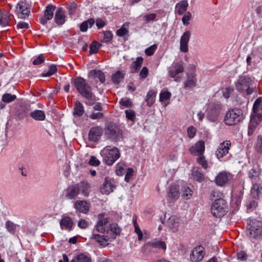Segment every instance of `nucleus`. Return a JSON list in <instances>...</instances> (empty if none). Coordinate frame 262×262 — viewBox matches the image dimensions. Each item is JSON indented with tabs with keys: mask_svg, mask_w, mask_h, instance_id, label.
<instances>
[{
	"mask_svg": "<svg viewBox=\"0 0 262 262\" xmlns=\"http://www.w3.org/2000/svg\"><path fill=\"white\" fill-rule=\"evenodd\" d=\"M128 27V24H124L120 29L118 30L116 32V34L117 36L120 37H122L124 35H125L128 33V30L125 27Z\"/></svg>",
	"mask_w": 262,
	"mask_h": 262,
	"instance_id": "09e8293b",
	"label": "nucleus"
},
{
	"mask_svg": "<svg viewBox=\"0 0 262 262\" xmlns=\"http://www.w3.org/2000/svg\"><path fill=\"white\" fill-rule=\"evenodd\" d=\"M103 130L99 126H95L90 129L89 133V139L92 142L97 141L102 136Z\"/></svg>",
	"mask_w": 262,
	"mask_h": 262,
	"instance_id": "412c9836",
	"label": "nucleus"
},
{
	"mask_svg": "<svg viewBox=\"0 0 262 262\" xmlns=\"http://www.w3.org/2000/svg\"><path fill=\"white\" fill-rule=\"evenodd\" d=\"M255 148L257 152H262V136H258L255 144Z\"/></svg>",
	"mask_w": 262,
	"mask_h": 262,
	"instance_id": "864d4df0",
	"label": "nucleus"
},
{
	"mask_svg": "<svg viewBox=\"0 0 262 262\" xmlns=\"http://www.w3.org/2000/svg\"><path fill=\"white\" fill-rule=\"evenodd\" d=\"M16 98V96L15 95L5 93L3 95L2 100L5 103H10L15 100Z\"/></svg>",
	"mask_w": 262,
	"mask_h": 262,
	"instance_id": "37998d69",
	"label": "nucleus"
},
{
	"mask_svg": "<svg viewBox=\"0 0 262 262\" xmlns=\"http://www.w3.org/2000/svg\"><path fill=\"white\" fill-rule=\"evenodd\" d=\"M91 239L95 240L101 246L105 247L108 245V242H111L107 235H101L99 234L93 233L91 236Z\"/></svg>",
	"mask_w": 262,
	"mask_h": 262,
	"instance_id": "b1692460",
	"label": "nucleus"
},
{
	"mask_svg": "<svg viewBox=\"0 0 262 262\" xmlns=\"http://www.w3.org/2000/svg\"><path fill=\"white\" fill-rule=\"evenodd\" d=\"M261 103L262 97H258L254 101L253 105V113L255 114V115H257L256 114L258 113Z\"/></svg>",
	"mask_w": 262,
	"mask_h": 262,
	"instance_id": "8fccbe9b",
	"label": "nucleus"
},
{
	"mask_svg": "<svg viewBox=\"0 0 262 262\" xmlns=\"http://www.w3.org/2000/svg\"><path fill=\"white\" fill-rule=\"evenodd\" d=\"M205 148L204 142L199 141L189 148V151L193 155L199 156L204 153Z\"/></svg>",
	"mask_w": 262,
	"mask_h": 262,
	"instance_id": "aec40b11",
	"label": "nucleus"
},
{
	"mask_svg": "<svg viewBox=\"0 0 262 262\" xmlns=\"http://www.w3.org/2000/svg\"><path fill=\"white\" fill-rule=\"evenodd\" d=\"M143 61L142 57H138L136 61L132 62L130 65V69L132 73H136L138 70L141 67Z\"/></svg>",
	"mask_w": 262,
	"mask_h": 262,
	"instance_id": "72a5a7b5",
	"label": "nucleus"
},
{
	"mask_svg": "<svg viewBox=\"0 0 262 262\" xmlns=\"http://www.w3.org/2000/svg\"><path fill=\"white\" fill-rule=\"evenodd\" d=\"M54 20L58 25H62L65 23L66 15L61 8H59L56 10Z\"/></svg>",
	"mask_w": 262,
	"mask_h": 262,
	"instance_id": "c756f323",
	"label": "nucleus"
},
{
	"mask_svg": "<svg viewBox=\"0 0 262 262\" xmlns=\"http://www.w3.org/2000/svg\"><path fill=\"white\" fill-rule=\"evenodd\" d=\"M79 194L75 185L69 187L65 190V198L68 200H75Z\"/></svg>",
	"mask_w": 262,
	"mask_h": 262,
	"instance_id": "393cba45",
	"label": "nucleus"
},
{
	"mask_svg": "<svg viewBox=\"0 0 262 262\" xmlns=\"http://www.w3.org/2000/svg\"><path fill=\"white\" fill-rule=\"evenodd\" d=\"M113 36V34L111 31H106L104 32L103 41L106 43L110 42L112 39Z\"/></svg>",
	"mask_w": 262,
	"mask_h": 262,
	"instance_id": "4d7b16f0",
	"label": "nucleus"
},
{
	"mask_svg": "<svg viewBox=\"0 0 262 262\" xmlns=\"http://www.w3.org/2000/svg\"><path fill=\"white\" fill-rule=\"evenodd\" d=\"M157 92L154 90H149L146 95V102L149 106H151L155 101Z\"/></svg>",
	"mask_w": 262,
	"mask_h": 262,
	"instance_id": "c9c22d12",
	"label": "nucleus"
},
{
	"mask_svg": "<svg viewBox=\"0 0 262 262\" xmlns=\"http://www.w3.org/2000/svg\"><path fill=\"white\" fill-rule=\"evenodd\" d=\"M119 103L121 106L126 107H131L133 104L132 101L126 97L121 99Z\"/></svg>",
	"mask_w": 262,
	"mask_h": 262,
	"instance_id": "603ef678",
	"label": "nucleus"
},
{
	"mask_svg": "<svg viewBox=\"0 0 262 262\" xmlns=\"http://www.w3.org/2000/svg\"><path fill=\"white\" fill-rule=\"evenodd\" d=\"M232 178L229 172L222 171L220 172L215 177V181L217 185L223 186L227 184Z\"/></svg>",
	"mask_w": 262,
	"mask_h": 262,
	"instance_id": "6ab92c4d",
	"label": "nucleus"
},
{
	"mask_svg": "<svg viewBox=\"0 0 262 262\" xmlns=\"http://www.w3.org/2000/svg\"><path fill=\"white\" fill-rule=\"evenodd\" d=\"M73 222L71 217L66 216L62 218L60 222V226L62 230L71 231L73 229Z\"/></svg>",
	"mask_w": 262,
	"mask_h": 262,
	"instance_id": "a878e982",
	"label": "nucleus"
},
{
	"mask_svg": "<svg viewBox=\"0 0 262 262\" xmlns=\"http://www.w3.org/2000/svg\"><path fill=\"white\" fill-rule=\"evenodd\" d=\"M168 75L176 82H180L184 72V63L182 61L173 62L168 70Z\"/></svg>",
	"mask_w": 262,
	"mask_h": 262,
	"instance_id": "39448f33",
	"label": "nucleus"
},
{
	"mask_svg": "<svg viewBox=\"0 0 262 262\" xmlns=\"http://www.w3.org/2000/svg\"><path fill=\"white\" fill-rule=\"evenodd\" d=\"M195 132L196 130L194 127H193L192 126H189L187 129L188 137L189 138L192 139L195 136Z\"/></svg>",
	"mask_w": 262,
	"mask_h": 262,
	"instance_id": "338daca9",
	"label": "nucleus"
},
{
	"mask_svg": "<svg viewBox=\"0 0 262 262\" xmlns=\"http://www.w3.org/2000/svg\"><path fill=\"white\" fill-rule=\"evenodd\" d=\"M223 108V105L220 103L216 102L209 104L207 106L208 113L214 114L219 113Z\"/></svg>",
	"mask_w": 262,
	"mask_h": 262,
	"instance_id": "473e14b6",
	"label": "nucleus"
},
{
	"mask_svg": "<svg viewBox=\"0 0 262 262\" xmlns=\"http://www.w3.org/2000/svg\"><path fill=\"white\" fill-rule=\"evenodd\" d=\"M196 79L194 72L188 73L187 75V80L184 82V88L186 89H192L196 85Z\"/></svg>",
	"mask_w": 262,
	"mask_h": 262,
	"instance_id": "5701e85b",
	"label": "nucleus"
},
{
	"mask_svg": "<svg viewBox=\"0 0 262 262\" xmlns=\"http://www.w3.org/2000/svg\"><path fill=\"white\" fill-rule=\"evenodd\" d=\"M55 8V6L52 5H49L46 7L43 16L39 18L40 24L45 25L48 20L52 19Z\"/></svg>",
	"mask_w": 262,
	"mask_h": 262,
	"instance_id": "2eb2a0df",
	"label": "nucleus"
},
{
	"mask_svg": "<svg viewBox=\"0 0 262 262\" xmlns=\"http://www.w3.org/2000/svg\"><path fill=\"white\" fill-rule=\"evenodd\" d=\"M57 72V67L54 64H52L49 67V70L47 72L42 73V77H49L53 75Z\"/></svg>",
	"mask_w": 262,
	"mask_h": 262,
	"instance_id": "49530a36",
	"label": "nucleus"
},
{
	"mask_svg": "<svg viewBox=\"0 0 262 262\" xmlns=\"http://www.w3.org/2000/svg\"><path fill=\"white\" fill-rule=\"evenodd\" d=\"M188 4L186 1H181L176 5V9L179 15L183 14L187 10Z\"/></svg>",
	"mask_w": 262,
	"mask_h": 262,
	"instance_id": "f704fd0d",
	"label": "nucleus"
},
{
	"mask_svg": "<svg viewBox=\"0 0 262 262\" xmlns=\"http://www.w3.org/2000/svg\"><path fill=\"white\" fill-rule=\"evenodd\" d=\"M205 254L204 248L201 246H198L194 248L190 255V258L193 262L201 261Z\"/></svg>",
	"mask_w": 262,
	"mask_h": 262,
	"instance_id": "f3484780",
	"label": "nucleus"
},
{
	"mask_svg": "<svg viewBox=\"0 0 262 262\" xmlns=\"http://www.w3.org/2000/svg\"><path fill=\"white\" fill-rule=\"evenodd\" d=\"M157 15L156 13H152L144 15L143 16V20L145 24L149 23L156 20Z\"/></svg>",
	"mask_w": 262,
	"mask_h": 262,
	"instance_id": "c03bdc74",
	"label": "nucleus"
},
{
	"mask_svg": "<svg viewBox=\"0 0 262 262\" xmlns=\"http://www.w3.org/2000/svg\"><path fill=\"white\" fill-rule=\"evenodd\" d=\"M71 262H92L90 257L84 254H80L75 256Z\"/></svg>",
	"mask_w": 262,
	"mask_h": 262,
	"instance_id": "4c0bfd02",
	"label": "nucleus"
},
{
	"mask_svg": "<svg viewBox=\"0 0 262 262\" xmlns=\"http://www.w3.org/2000/svg\"><path fill=\"white\" fill-rule=\"evenodd\" d=\"M191 35L190 31H186L181 36L180 40V50L181 52L187 53L188 51V43Z\"/></svg>",
	"mask_w": 262,
	"mask_h": 262,
	"instance_id": "ddd939ff",
	"label": "nucleus"
},
{
	"mask_svg": "<svg viewBox=\"0 0 262 262\" xmlns=\"http://www.w3.org/2000/svg\"><path fill=\"white\" fill-rule=\"evenodd\" d=\"M171 93L166 89H163L160 94V101L163 105L166 106L169 103Z\"/></svg>",
	"mask_w": 262,
	"mask_h": 262,
	"instance_id": "7c9ffc66",
	"label": "nucleus"
},
{
	"mask_svg": "<svg viewBox=\"0 0 262 262\" xmlns=\"http://www.w3.org/2000/svg\"><path fill=\"white\" fill-rule=\"evenodd\" d=\"M84 113V110L83 104L79 101H76L75 103L73 115H83Z\"/></svg>",
	"mask_w": 262,
	"mask_h": 262,
	"instance_id": "ea45409f",
	"label": "nucleus"
},
{
	"mask_svg": "<svg viewBox=\"0 0 262 262\" xmlns=\"http://www.w3.org/2000/svg\"><path fill=\"white\" fill-rule=\"evenodd\" d=\"M231 147V142L229 140H226L220 144L216 151V157L220 159L227 155Z\"/></svg>",
	"mask_w": 262,
	"mask_h": 262,
	"instance_id": "dca6fc26",
	"label": "nucleus"
},
{
	"mask_svg": "<svg viewBox=\"0 0 262 262\" xmlns=\"http://www.w3.org/2000/svg\"><path fill=\"white\" fill-rule=\"evenodd\" d=\"M262 121V116H250V122L248 126V135H252L257 127Z\"/></svg>",
	"mask_w": 262,
	"mask_h": 262,
	"instance_id": "a211bd4d",
	"label": "nucleus"
},
{
	"mask_svg": "<svg viewBox=\"0 0 262 262\" xmlns=\"http://www.w3.org/2000/svg\"><path fill=\"white\" fill-rule=\"evenodd\" d=\"M191 17V14L189 12H187L183 16L182 20L184 25L187 26L189 24V21Z\"/></svg>",
	"mask_w": 262,
	"mask_h": 262,
	"instance_id": "bf43d9fd",
	"label": "nucleus"
},
{
	"mask_svg": "<svg viewBox=\"0 0 262 262\" xmlns=\"http://www.w3.org/2000/svg\"><path fill=\"white\" fill-rule=\"evenodd\" d=\"M115 188V181L108 177L105 179L104 182L100 188V191L103 194L108 195L113 191Z\"/></svg>",
	"mask_w": 262,
	"mask_h": 262,
	"instance_id": "6e6552de",
	"label": "nucleus"
},
{
	"mask_svg": "<svg viewBox=\"0 0 262 262\" xmlns=\"http://www.w3.org/2000/svg\"><path fill=\"white\" fill-rule=\"evenodd\" d=\"M79 194H82L84 196H89L91 191V185L87 182H80L75 184Z\"/></svg>",
	"mask_w": 262,
	"mask_h": 262,
	"instance_id": "4be33fe9",
	"label": "nucleus"
},
{
	"mask_svg": "<svg viewBox=\"0 0 262 262\" xmlns=\"http://www.w3.org/2000/svg\"><path fill=\"white\" fill-rule=\"evenodd\" d=\"M262 190V187L258 184H255L251 190V193L253 197L257 198Z\"/></svg>",
	"mask_w": 262,
	"mask_h": 262,
	"instance_id": "79ce46f5",
	"label": "nucleus"
},
{
	"mask_svg": "<svg viewBox=\"0 0 262 262\" xmlns=\"http://www.w3.org/2000/svg\"><path fill=\"white\" fill-rule=\"evenodd\" d=\"M12 16L8 12H0V25L6 27L10 25V20Z\"/></svg>",
	"mask_w": 262,
	"mask_h": 262,
	"instance_id": "c85d7f7f",
	"label": "nucleus"
},
{
	"mask_svg": "<svg viewBox=\"0 0 262 262\" xmlns=\"http://www.w3.org/2000/svg\"><path fill=\"white\" fill-rule=\"evenodd\" d=\"M74 85L79 93L86 99L85 104L93 105L95 101V96L86 80L80 77H77L74 80Z\"/></svg>",
	"mask_w": 262,
	"mask_h": 262,
	"instance_id": "f257e3e1",
	"label": "nucleus"
},
{
	"mask_svg": "<svg viewBox=\"0 0 262 262\" xmlns=\"http://www.w3.org/2000/svg\"><path fill=\"white\" fill-rule=\"evenodd\" d=\"M121 232V229L116 223L110 224L108 228L105 230V233L111 241H114L116 236L119 235Z\"/></svg>",
	"mask_w": 262,
	"mask_h": 262,
	"instance_id": "9b49d317",
	"label": "nucleus"
},
{
	"mask_svg": "<svg viewBox=\"0 0 262 262\" xmlns=\"http://www.w3.org/2000/svg\"><path fill=\"white\" fill-rule=\"evenodd\" d=\"M90 77L96 78H97L99 79L101 83H104L105 80V76L104 74L100 70H92L89 72Z\"/></svg>",
	"mask_w": 262,
	"mask_h": 262,
	"instance_id": "2f4dec72",
	"label": "nucleus"
},
{
	"mask_svg": "<svg viewBox=\"0 0 262 262\" xmlns=\"http://www.w3.org/2000/svg\"><path fill=\"white\" fill-rule=\"evenodd\" d=\"M104 135L112 141L118 142L123 138L122 130L116 123L108 122L104 127Z\"/></svg>",
	"mask_w": 262,
	"mask_h": 262,
	"instance_id": "7ed1b4c3",
	"label": "nucleus"
},
{
	"mask_svg": "<svg viewBox=\"0 0 262 262\" xmlns=\"http://www.w3.org/2000/svg\"><path fill=\"white\" fill-rule=\"evenodd\" d=\"M180 195L179 187L175 184L171 185L168 188V197L172 201L178 199Z\"/></svg>",
	"mask_w": 262,
	"mask_h": 262,
	"instance_id": "bb28decb",
	"label": "nucleus"
},
{
	"mask_svg": "<svg viewBox=\"0 0 262 262\" xmlns=\"http://www.w3.org/2000/svg\"><path fill=\"white\" fill-rule=\"evenodd\" d=\"M134 225L135 227V232L138 235V239L139 241H141L143 239V233L136 220L134 221Z\"/></svg>",
	"mask_w": 262,
	"mask_h": 262,
	"instance_id": "3c124183",
	"label": "nucleus"
},
{
	"mask_svg": "<svg viewBox=\"0 0 262 262\" xmlns=\"http://www.w3.org/2000/svg\"><path fill=\"white\" fill-rule=\"evenodd\" d=\"M124 75V73L123 71H118L112 75V80L114 83L118 84L123 78Z\"/></svg>",
	"mask_w": 262,
	"mask_h": 262,
	"instance_id": "a19ab883",
	"label": "nucleus"
},
{
	"mask_svg": "<svg viewBox=\"0 0 262 262\" xmlns=\"http://www.w3.org/2000/svg\"><path fill=\"white\" fill-rule=\"evenodd\" d=\"M260 173V171L258 168H253L249 171V176L252 178H255L258 177Z\"/></svg>",
	"mask_w": 262,
	"mask_h": 262,
	"instance_id": "0e129e2a",
	"label": "nucleus"
},
{
	"mask_svg": "<svg viewBox=\"0 0 262 262\" xmlns=\"http://www.w3.org/2000/svg\"><path fill=\"white\" fill-rule=\"evenodd\" d=\"M192 177L194 180L199 182H202L204 179V174L197 170L192 171Z\"/></svg>",
	"mask_w": 262,
	"mask_h": 262,
	"instance_id": "de8ad7c7",
	"label": "nucleus"
},
{
	"mask_svg": "<svg viewBox=\"0 0 262 262\" xmlns=\"http://www.w3.org/2000/svg\"><path fill=\"white\" fill-rule=\"evenodd\" d=\"M157 48L158 46L156 44H154L146 49L145 50V53L147 56H151L156 52Z\"/></svg>",
	"mask_w": 262,
	"mask_h": 262,
	"instance_id": "5fc2aeb1",
	"label": "nucleus"
},
{
	"mask_svg": "<svg viewBox=\"0 0 262 262\" xmlns=\"http://www.w3.org/2000/svg\"><path fill=\"white\" fill-rule=\"evenodd\" d=\"M15 13L18 18L24 19L29 16L30 8L28 5L25 2H20L18 3Z\"/></svg>",
	"mask_w": 262,
	"mask_h": 262,
	"instance_id": "1a4fd4ad",
	"label": "nucleus"
},
{
	"mask_svg": "<svg viewBox=\"0 0 262 262\" xmlns=\"http://www.w3.org/2000/svg\"><path fill=\"white\" fill-rule=\"evenodd\" d=\"M100 45L97 42H93L90 47V54L96 53L99 49Z\"/></svg>",
	"mask_w": 262,
	"mask_h": 262,
	"instance_id": "13d9d810",
	"label": "nucleus"
},
{
	"mask_svg": "<svg viewBox=\"0 0 262 262\" xmlns=\"http://www.w3.org/2000/svg\"><path fill=\"white\" fill-rule=\"evenodd\" d=\"M134 170L132 168H128L126 171L124 179L126 182H128L131 177L133 176Z\"/></svg>",
	"mask_w": 262,
	"mask_h": 262,
	"instance_id": "69168bd1",
	"label": "nucleus"
},
{
	"mask_svg": "<svg viewBox=\"0 0 262 262\" xmlns=\"http://www.w3.org/2000/svg\"><path fill=\"white\" fill-rule=\"evenodd\" d=\"M224 121L226 124L234 125L239 121V119L235 116H225Z\"/></svg>",
	"mask_w": 262,
	"mask_h": 262,
	"instance_id": "58836bf2",
	"label": "nucleus"
},
{
	"mask_svg": "<svg viewBox=\"0 0 262 262\" xmlns=\"http://www.w3.org/2000/svg\"><path fill=\"white\" fill-rule=\"evenodd\" d=\"M198 156L199 157L197 159L198 163L201 165L204 168L206 169L208 167V164L207 161L205 160V157L203 154Z\"/></svg>",
	"mask_w": 262,
	"mask_h": 262,
	"instance_id": "6e6d98bb",
	"label": "nucleus"
},
{
	"mask_svg": "<svg viewBox=\"0 0 262 262\" xmlns=\"http://www.w3.org/2000/svg\"><path fill=\"white\" fill-rule=\"evenodd\" d=\"M182 196L185 200H189L192 196L193 191L188 186H183L181 189Z\"/></svg>",
	"mask_w": 262,
	"mask_h": 262,
	"instance_id": "e433bc0d",
	"label": "nucleus"
},
{
	"mask_svg": "<svg viewBox=\"0 0 262 262\" xmlns=\"http://www.w3.org/2000/svg\"><path fill=\"white\" fill-rule=\"evenodd\" d=\"M182 224L181 219L176 215L171 216L167 221V226L173 232L178 231Z\"/></svg>",
	"mask_w": 262,
	"mask_h": 262,
	"instance_id": "f8f14e48",
	"label": "nucleus"
},
{
	"mask_svg": "<svg viewBox=\"0 0 262 262\" xmlns=\"http://www.w3.org/2000/svg\"><path fill=\"white\" fill-rule=\"evenodd\" d=\"M151 248H158L165 251L166 249V245L163 241L154 239L148 242L143 247V250L145 251L150 250Z\"/></svg>",
	"mask_w": 262,
	"mask_h": 262,
	"instance_id": "4468645a",
	"label": "nucleus"
},
{
	"mask_svg": "<svg viewBox=\"0 0 262 262\" xmlns=\"http://www.w3.org/2000/svg\"><path fill=\"white\" fill-rule=\"evenodd\" d=\"M45 60V57L42 54H40L33 60L32 63L34 65H38L42 63Z\"/></svg>",
	"mask_w": 262,
	"mask_h": 262,
	"instance_id": "052dcab7",
	"label": "nucleus"
},
{
	"mask_svg": "<svg viewBox=\"0 0 262 262\" xmlns=\"http://www.w3.org/2000/svg\"><path fill=\"white\" fill-rule=\"evenodd\" d=\"M74 208L80 213H87L89 206L85 201H77L74 203Z\"/></svg>",
	"mask_w": 262,
	"mask_h": 262,
	"instance_id": "cd10ccee",
	"label": "nucleus"
},
{
	"mask_svg": "<svg viewBox=\"0 0 262 262\" xmlns=\"http://www.w3.org/2000/svg\"><path fill=\"white\" fill-rule=\"evenodd\" d=\"M6 228L10 233L14 234L16 230L17 225L10 221L6 222Z\"/></svg>",
	"mask_w": 262,
	"mask_h": 262,
	"instance_id": "a18cd8bd",
	"label": "nucleus"
},
{
	"mask_svg": "<svg viewBox=\"0 0 262 262\" xmlns=\"http://www.w3.org/2000/svg\"><path fill=\"white\" fill-rule=\"evenodd\" d=\"M89 226V222L85 220L81 219L78 222V226L81 229H85Z\"/></svg>",
	"mask_w": 262,
	"mask_h": 262,
	"instance_id": "774afa93",
	"label": "nucleus"
},
{
	"mask_svg": "<svg viewBox=\"0 0 262 262\" xmlns=\"http://www.w3.org/2000/svg\"><path fill=\"white\" fill-rule=\"evenodd\" d=\"M254 81L251 78L247 76H241L235 83V88L238 91L243 92L247 86L252 85Z\"/></svg>",
	"mask_w": 262,
	"mask_h": 262,
	"instance_id": "0eeeda50",
	"label": "nucleus"
},
{
	"mask_svg": "<svg viewBox=\"0 0 262 262\" xmlns=\"http://www.w3.org/2000/svg\"><path fill=\"white\" fill-rule=\"evenodd\" d=\"M233 91V89L232 88L228 87L226 88L223 91V96L226 99L229 98Z\"/></svg>",
	"mask_w": 262,
	"mask_h": 262,
	"instance_id": "680f3d73",
	"label": "nucleus"
},
{
	"mask_svg": "<svg viewBox=\"0 0 262 262\" xmlns=\"http://www.w3.org/2000/svg\"><path fill=\"white\" fill-rule=\"evenodd\" d=\"M210 210L213 216L221 217L228 211L227 203L224 199H216L212 204Z\"/></svg>",
	"mask_w": 262,
	"mask_h": 262,
	"instance_id": "20e7f679",
	"label": "nucleus"
},
{
	"mask_svg": "<svg viewBox=\"0 0 262 262\" xmlns=\"http://www.w3.org/2000/svg\"><path fill=\"white\" fill-rule=\"evenodd\" d=\"M104 162L108 166L112 165L120 157V150L116 147L106 146L101 151Z\"/></svg>",
	"mask_w": 262,
	"mask_h": 262,
	"instance_id": "f03ea898",
	"label": "nucleus"
},
{
	"mask_svg": "<svg viewBox=\"0 0 262 262\" xmlns=\"http://www.w3.org/2000/svg\"><path fill=\"white\" fill-rule=\"evenodd\" d=\"M148 74V70L147 68L144 67L141 70L140 74H139V76L141 79H144L147 77Z\"/></svg>",
	"mask_w": 262,
	"mask_h": 262,
	"instance_id": "e2e57ef3",
	"label": "nucleus"
},
{
	"mask_svg": "<svg viewBox=\"0 0 262 262\" xmlns=\"http://www.w3.org/2000/svg\"><path fill=\"white\" fill-rule=\"evenodd\" d=\"M110 221V218L105 217L104 213H100L98 215V221L95 226V229L98 232L104 233L105 232V225Z\"/></svg>",
	"mask_w": 262,
	"mask_h": 262,
	"instance_id": "9d476101",
	"label": "nucleus"
},
{
	"mask_svg": "<svg viewBox=\"0 0 262 262\" xmlns=\"http://www.w3.org/2000/svg\"><path fill=\"white\" fill-rule=\"evenodd\" d=\"M247 235L251 239L262 237V223L256 220L250 221L247 227Z\"/></svg>",
	"mask_w": 262,
	"mask_h": 262,
	"instance_id": "423d86ee",
	"label": "nucleus"
}]
</instances>
